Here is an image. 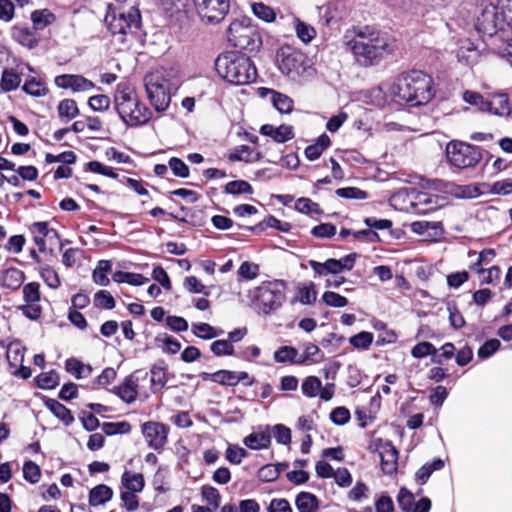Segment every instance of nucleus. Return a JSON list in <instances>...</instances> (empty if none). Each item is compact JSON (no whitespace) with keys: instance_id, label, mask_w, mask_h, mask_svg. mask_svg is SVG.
<instances>
[{"instance_id":"29","label":"nucleus","mask_w":512,"mask_h":512,"mask_svg":"<svg viewBox=\"0 0 512 512\" xmlns=\"http://www.w3.org/2000/svg\"><path fill=\"white\" fill-rule=\"evenodd\" d=\"M112 271V263L109 260H100L93 270L92 278L94 283L100 286H107L110 283L108 274Z\"/></svg>"},{"instance_id":"22","label":"nucleus","mask_w":512,"mask_h":512,"mask_svg":"<svg viewBox=\"0 0 512 512\" xmlns=\"http://www.w3.org/2000/svg\"><path fill=\"white\" fill-rule=\"evenodd\" d=\"M258 92L261 97H265L270 94L273 106L280 113H290L293 110L294 103L289 96L268 88H259Z\"/></svg>"},{"instance_id":"36","label":"nucleus","mask_w":512,"mask_h":512,"mask_svg":"<svg viewBox=\"0 0 512 512\" xmlns=\"http://www.w3.org/2000/svg\"><path fill=\"white\" fill-rule=\"evenodd\" d=\"M66 370L78 379L86 378L92 373V368L90 365H86L75 358L66 360Z\"/></svg>"},{"instance_id":"57","label":"nucleus","mask_w":512,"mask_h":512,"mask_svg":"<svg viewBox=\"0 0 512 512\" xmlns=\"http://www.w3.org/2000/svg\"><path fill=\"white\" fill-rule=\"evenodd\" d=\"M271 434L279 444L287 445L291 442V430L283 424H276L270 427Z\"/></svg>"},{"instance_id":"23","label":"nucleus","mask_w":512,"mask_h":512,"mask_svg":"<svg viewBox=\"0 0 512 512\" xmlns=\"http://www.w3.org/2000/svg\"><path fill=\"white\" fill-rule=\"evenodd\" d=\"M260 132L279 143H284L294 137L293 128L289 125H280L275 127L273 125L266 124L261 127Z\"/></svg>"},{"instance_id":"33","label":"nucleus","mask_w":512,"mask_h":512,"mask_svg":"<svg viewBox=\"0 0 512 512\" xmlns=\"http://www.w3.org/2000/svg\"><path fill=\"white\" fill-rule=\"evenodd\" d=\"M56 19V15L49 9L35 10L31 14V20L36 29H44L56 22Z\"/></svg>"},{"instance_id":"16","label":"nucleus","mask_w":512,"mask_h":512,"mask_svg":"<svg viewBox=\"0 0 512 512\" xmlns=\"http://www.w3.org/2000/svg\"><path fill=\"white\" fill-rule=\"evenodd\" d=\"M55 85L61 89H70L72 92H87L94 89V83L82 75L63 74L55 78Z\"/></svg>"},{"instance_id":"39","label":"nucleus","mask_w":512,"mask_h":512,"mask_svg":"<svg viewBox=\"0 0 512 512\" xmlns=\"http://www.w3.org/2000/svg\"><path fill=\"white\" fill-rule=\"evenodd\" d=\"M30 230L34 236L33 239L35 244L38 246L40 251H44L45 238L49 231L47 222H35L31 225Z\"/></svg>"},{"instance_id":"58","label":"nucleus","mask_w":512,"mask_h":512,"mask_svg":"<svg viewBox=\"0 0 512 512\" xmlns=\"http://www.w3.org/2000/svg\"><path fill=\"white\" fill-rule=\"evenodd\" d=\"M260 158L259 153H254L249 146L243 145L239 147L235 153L230 156L231 160L253 162Z\"/></svg>"},{"instance_id":"2","label":"nucleus","mask_w":512,"mask_h":512,"mask_svg":"<svg viewBox=\"0 0 512 512\" xmlns=\"http://www.w3.org/2000/svg\"><path fill=\"white\" fill-rule=\"evenodd\" d=\"M355 62L363 67L378 65L382 59L393 52V45L382 32L363 27L355 31L352 38L346 42Z\"/></svg>"},{"instance_id":"54","label":"nucleus","mask_w":512,"mask_h":512,"mask_svg":"<svg viewBox=\"0 0 512 512\" xmlns=\"http://www.w3.org/2000/svg\"><path fill=\"white\" fill-rule=\"evenodd\" d=\"M210 350L217 357L232 356L235 352L233 344L227 339L214 341L210 346Z\"/></svg>"},{"instance_id":"4","label":"nucleus","mask_w":512,"mask_h":512,"mask_svg":"<svg viewBox=\"0 0 512 512\" xmlns=\"http://www.w3.org/2000/svg\"><path fill=\"white\" fill-rule=\"evenodd\" d=\"M218 75L234 85H247L257 78V70L249 57L230 51L219 55L215 61Z\"/></svg>"},{"instance_id":"10","label":"nucleus","mask_w":512,"mask_h":512,"mask_svg":"<svg viewBox=\"0 0 512 512\" xmlns=\"http://www.w3.org/2000/svg\"><path fill=\"white\" fill-rule=\"evenodd\" d=\"M192 2L195 13L205 25L220 24L231 8V0H192Z\"/></svg>"},{"instance_id":"63","label":"nucleus","mask_w":512,"mask_h":512,"mask_svg":"<svg viewBox=\"0 0 512 512\" xmlns=\"http://www.w3.org/2000/svg\"><path fill=\"white\" fill-rule=\"evenodd\" d=\"M59 383V375L55 371L40 374L37 377V384L42 389H52Z\"/></svg>"},{"instance_id":"32","label":"nucleus","mask_w":512,"mask_h":512,"mask_svg":"<svg viewBox=\"0 0 512 512\" xmlns=\"http://www.w3.org/2000/svg\"><path fill=\"white\" fill-rule=\"evenodd\" d=\"M487 45L490 46L493 52L506 59L512 66V39H504L500 36V39L490 42Z\"/></svg>"},{"instance_id":"9","label":"nucleus","mask_w":512,"mask_h":512,"mask_svg":"<svg viewBox=\"0 0 512 512\" xmlns=\"http://www.w3.org/2000/svg\"><path fill=\"white\" fill-rule=\"evenodd\" d=\"M505 22L507 17L501 10L499 1L497 4L489 3L484 6L477 18L476 29L483 37H488L490 42H493L500 39L501 35L498 32L503 29Z\"/></svg>"},{"instance_id":"20","label":"nucleus","mask_w":512,"mask_h":512,"mask_svg":"<svg viewBox=\"0 0 512 512\" xmlns=\"http://www.w3.org/2000/svg\"><path fill=\"white\" fill-rule=\"evenodd\" d=\"M270 426L260 427L243 439V444L252 450L266 449L270 445Z\"/></svg>"},{"instance_id":"60","label":"nucleus","mask_w":512,"mask_h":512,"mask_svg":"<svg viewBox=\"0 0 512 512\" xmlns=\"http://www.w3.org/2000/svg\"><path fill=\"white\" fill-rule=\"evenodd\" d=\"M322 301L329 307L341 308L348 304V299L336 292L326 291L322 295Z\"/></svg>"},{"instance_id":"38","label":"nucleus","mask_w":512,"mask_h":512,"mask_svg":"<svg viewBox=\"0 0 512 512\" xmlns=\"http://www.w3.org/2000/svg\"><path fill=\"white\" fill-rule=\"evenodd\" d=\"M444 466V462L441 459H435L431 463L424 464L417 472H416V480L420 484L426 483L431 474L436 471L442 469Z\"/></svg>"},{"instance_id":"6","label":"nucleus","mask_w":512,"mask_h":512,"mask_svg":"<svg viewBox=\"0 0 512 512\" xmlns=\"http://www.w3.org/2000/svg\"><path fill=\"white\" fill-rule=\"evenodd\" d=\"M146 97L156 112H164L171 102V92L175 87L172 73L161 68L148 72L143 78Z\"/></svg>"},{"instance_id":"43","label":"nucleus","mask_w":512,"mask_h":512,"mask_svg":"<svg viewBox=\"0 0 512 512\" xmlns=\"http://www.w3.org/2000/svg\"><path fill=\"white\" fill-rule=\"evenodd\" d=\"M150 382L153 392L162 389L166 383V371L165 368L159 365H154L150 370Z\"/></svg>"},{"instance_id":"50","label":"nucleus","mask_w":512,"mask_h":512,"mask_svg":"<svg viewBox=\"0 0 512 512\" xmlns=\"http://www.w3.org/2000/svg\"><path fill=\"white\" fill-rule=\"evenodd\" d=\"M295 30H296L297 37L303 43L311 42L314 39V37L316 36L315 29L312 26L302 22L298 18L295 19Z\"/></svg>"},{"instance_id":"30","label":"nucleus","mask_w":512,"mask_h":512,"mask_svg":"<svg viewBox=\"0 0 512 512\" xmlns=\"http://www.w3.org/2000/svg\"><path fill=\"white\" fill-rule=\"evenodd\" d=\"M484 194L489 193L493 195H509L512 193V180L504 179L494 183H483L480 185Z\"/></svg>"},{"instance_id":"19","label":"nucleus","mask_w":512,"mask_h":512,"mask_svg":"<svg viewBox=\"0 0 512 512\" xmlns=\"http://www.w3.org/2000/svg\"><path fill=\"white\" fill-rule=\"evenodd\" d=\"M487 113L506 117L511 113L509 98L506 93H494L487 97Z\"/></svg>"},{"instance_id":"37","label":"nucleus","mask_w":512,"mask_h":512,"mask_svg":"<svg viewBox=\"0 0 512 512\" xmlns=\"http://www.w3.org/2000/svg\"><path fill=\"white\" fill-rule=\"evenodd\" d=\"M21 83V77L12 69H4L0 81V87L5 92L16 90Z\"/></svg>"},{"instance_id":"48","label":"nucleus","mask_w":512,"mask_h":512,"mask_svg":"<svg viewBox=\"0 0 512 512\" xmlns=\"http://www.w3.org/2000/svg\"><path fill=\"white\" fill-rule=\"evenodd\" d=\"M452 193L455 197L461 199H471L484 194L483 189L477 185L456 186Z\"/></svg>"},{"instance_id":"62","label":"nucleus","mask_w":512,"mask_h":512,"mask_svg":"<svg viewBox=\"0 0 512 512\" xmlns=\"http://www.w3.org/2000/svg\"><path fill=\"white\" fill-rule=\"evenodd\" d=\"M212 381L221 385H237L236 372L229 370H219L212 375Z\"/></svg>"},{"instance_id":"26","label":"nucleus","mask_w":512,"mask_h":512,"mask_svg":"<svg viewBox=\"0 0 512 512\" xmlns=\"http://www.w3.org/2000/svg\"><path fill=\"white\" fill-rule=\"evenodd\" d=\"M121 482L128 492L135 493L141 492L145 485L143 475L131 471H125L122 474Z\"/></svg>"},{"instance_id":"44","label":"nucleus","mask_w":512,"mask_h":512,"mask_svg":"<svg viewBox=\"0 0 512 512\" xmlns=\"http://www.w3.org/2000/svg\"><path fill=\"white\" fill-rule=\"evenodd\" d=\"M321 380L316 376L306 377L301 385L302 393L308 398L317 397L320 393Z\"/></svg>"},{"instance_id":"40","label":"nucleus","mask_w":512,"mask_h":512,"mask_svg":"<svg viewBox=\"0 0 512 512\" xmlns=\"http://www.w3.org/2000/svg\"><path fill=\"white\" fill-rule=\"evenodd\" d=\"M298 351L292 346H282L274 352V360L278 363H296L298 364Z\"/></svg>"},{"instance_id":"45","label":"nucleus","mask_w":512,"mask_h":512,"mask_svg":"<svg viewBox=\"0 0 512 512\" xmlns=\"http://www.w3.org/2000/svg\"><path fill=\"white\" fill-rule=\"evenodd\" d=\"M472 269L479 274L481 284H493L500 279L501 270L498 266H492L488 269H484L480 266Z\"/></svg>"},{"instance_id":"25","label":"nucleus","mask_w":512,"mask_h":512,"mask_svg":"<svg viewBox=\"0 0 512 512\" xmlns=\"http://www.w3.org/2000/svg\"><path fill=\"white\" fill-rule=\"evenodd\" d=\"M295 504L299 512H317L319 508V500L310 492L299 493Z\"/></svg>"},{"instance_id":"28","label":"nucleus","mask_w":512,"mask_h":512,"mask_svg":"<svg viewBox=\"0 0 512 512\" xmlns=\"http://www.w3.org/2000/svg\"><path fill=\"white\" fill-rule=\"evenodd\" d=\"M317 299V291L314 283H309L296 288L294 301L303 305H311Z\"/></svg>"},{"instance_id":"8","label":"nucleus","mask_w":512,"mask_h":512,"mask_svg":"<svg viewBox=\"0 0 512 512\" xmlns=\"http://www.w3.org/2000/svg\"><path fill=\"white\" fill-rule=\"evenodd\" d=\"M285 287L281 280L262 283L255 292V306L264 314L278 310L285 301Z\"/></svg>"},{"instance_id":"12","label":"nucleus","mask_w":512,"mask_h":512,"mask_svg":"<svg viewBox=\"0 0 512 512\" xmlns=\"http://www.w3.org/2000/svg\"><path fill=\"white\" fill-rule=\"evenodd\" d=\"M446 151L451 165L461 169L475 166L482 157L478 147L464 142H450Z\"/></svg>"},{"instance_id":"14","label":"nucleus","mask_w":512,"mask_h":512,"mask_svg":"<svg viewBox=\"0 0 512 512\" xmlns=\"http://www.w3.org/2000/svg\"><path fill=\"white\" fill-rule=\"evenodd\" d=\"M142 434L148 446L154 450H161L168 438L169 427L163 423L148 421L143 423Z\"/></svg>"},{"instance_id":"27","label":"nucleus","mask_w":512,"mask_h":512,"mask_svg":"<svg viewBox=\"0 0 512 512\" xmlns=\"http://www.w3.org/2000/svg\"><path fill=\"white\" fill-rule=\"evenodd\" d=\"M331 140L328 135L322 134L320 135L315 143L309 145L305 149V156L310 161L317 160L322 153L330 146Z\"/></svg>"},{"instance_id":"13","label":"nucleus","mask_w":512,"mask_h":512,"mask_svg":"<svg viewBox=\"0 0 512 512\" xmlns=\"http://www.w3.org/2000/svg\"><path fill=\"white\" fill-rule=\"evenodd\" d=\"M355 258V254H349L341 259L330 258L325 262L309 260L308 264L319 276H327L328 274L338 275L345 270L350 271L355 264Z\"/></svg>"},{"instance_id":"47","label":"nucleus","mask_w":512,"mask_h":512,"mask_svg":"<svg viewBox=\"0 0 512 512\" xmlns=\"http://www.w3.org/2000/svg\"><path fill=\"white\" fill-rule=\"evenodd\" d=\"M24 280V274L18 269H8L3 274V284L10 289H17Z\"/></svg>"},{"instance_id":"53","label":"nucleus","mask_w":512,"mask_h":512,"mask_svg":"<svg viewBox=\"0 0 512 512\" xmlns=\"http://www.w3.org/2000/svg\"><path fill=\"white\" fill-rule=\"evenodd\" d=\"M247 456L248 452L236 444H229L225 453L227 461L234 465L240 464Z\"/></svg>"},{"instance_id":"59","label":"nucleus","mask_w":512,"mask_h":512,"mask_svg":"<svg viewBox=\"0 0 512 512\" xmlns=\"http://www.w3.org/2000/svg\"><path fill=\"white\" fill-rule=\"evenodd\" d=\"M438 353V350L435 348L433 344L430 342H421L415 345L412 348L411 354L414 358H424L428 355L436 357V354Z\"/></svg>"},{"instance_id":"64","label":"nucleus","mask_w":512,"mask_h":512,"mask_svg":"<svg viewBox=\"0 0 512 512\" xmlns=\"http://www.w3.org/2000/svg\"><path fill=\"white\" fill-rule=\"evenodd\" d=\"M41 278L52 289H57L61 282L58 273L51 267L45 266L40 271Z\"/></svg>"},{"instance_id":"34","label":"nucleus","mask_w":512,"mask_h":512,"mask_svg":"<svg viewBox=\"0 0 512 512\" xmlns=\"http://www.w3.org/2000/svg\"><path fill=\"white\" fill-rule=\"evenodd\" d=\"M192 332L196 337L204 340L219 337L224 333L222 329H217L208 323H193Z\"/></svg>"},{"instance_id":"15","label":"nucleus","mask_w":512,"mask_h":512,"mask_svg":"<svg viewBox=\"0 0 512 512\" xmlns=\"http://www.w3.org/2000/svg\"><path fill=\"white\" fill-rule=\"evenodd\" d=\"M446 204V199L439 195L418 192L411 201V207L417 214H427L433 212Z\"/></svg>"},{"instance_id":"18","label":"nucleus","mask_w":512,"mask_h":512,"mask_svg":"<svg viewBox=\"0 0 512 512\" xmlns=\"http://www.w3.org/2000/svg\"><path fill=\"white\" fill-rule=\"evenodd\" d=\"M378 452L381 460V468L385 474H392L397 469L398 452L389 441L380 442Z\"/></svg>"},{"instance_id":"55","label":"nucleus","mask_w":512,"mask_h":512,"mask_svg":"<svg viewBox=\"0 0 512 512\" xmlns=\"http://www.w3.org/2000/svg\"><path fill=\"white\" fill-rule=\"evenodd\" d=\"M373 334L370 332L362 331L349 339V343L360 350H367L373 342Z\"/></svg>"},{"instance_id":"51","label":"nucleus","mask_w":512,"mask_h":512,"mask_svg":"<svg viewBox=\"0 0 512 512\" xmlns=\"http://www.w3.org/2000/svg\"><path fill=\"white\" fill-rule=\"evenodd\" d=\"M22 89L24 92L34 97H41L46 95L47 93V88L45 87V84L42 81L37 80L35 78L26 80Z\"/></svg>"},{"instance_id":"11","label":"nucleus","mask_w":512,"mask_h":512,"mask_svg":"<svg viewBox=\"0 0 512 512\" xmlns=\"http://www.w3.org/2000/svg\"><path fill=\"white\" fill-rule=\"evenodd\" d=\"M276 63L281 73L295 80L306 71L308 58L301 51L282 47L277 52Z\"/></svg>"},{"instance_id":"1","label":"nucleus","mask_w":512,"mask_h":512,"mask_svg":"<svg viewBox=\"0 0 512 512\" xmlns=\"http://www.w3.org/2000/svg\"><path fill=\"white\" fill-rule=\"evenodd\" d=\"M378 91L385 93L391 101L405 102L412 107L427 104L435 95L432 78L419 70L402 74L392 82L382 83Z\"/></svg>"},{"instance_id":"3","label":"nucleus","mask_w":512,"mask_h":512,"mask_svg":"<svg viewBox=\"0 0 512 512\" xmlns=\"http://www.w3.org/2000/svg\"><path fill=\"white\" fill-rule=\"evenodd\" d=\"M114 104L119 117L128 126L144 125L152 117L151 110L139 100L134 88L127 83L117 85Z\"/></svg>"},{"instance_id":"42","label":"nucleus","mask_w":512,"mask_h":512,"mask_svg":"<svg viewBox=\"0 0 512 512\" xmlns=\"http://www.w3.org/2000/svg\"><path fill=\"white\" fill-rule=\"evenodd\" d=\"M48 407L51 412L60 419L65 425H70L74 421V417L70 410L67 409L63 404L56 400H51L48 403Z\"/></svg>"},{"instance_id":"31","label":"nucleus","mask_w":512,"mask_h":512,"mask_svg":"<svg viewBox=\"0 0 512 512\" xmlns=\"http://www.w3.org/2000/svg\"><path fill=\"white\" fill-rule=\"evenodd\" d=\"M24 347L17 341L11 342L6 350V358L11 367H22L24 361Z\"/></svg>"},{"instance_id":"5","label":"nucleus","mask_w":512,"mask_h":512,"mask_svg":"<svg viewBox=\"0 0 512 512\" xmlns=\"http://www.w3.org/2000/svg\"><path fill=\"white\" fill-rule=\"evenodd\" d=\"M104 22L115 41L129 45L140 29L141 15L139 9L134 6L122 11L113 3H109Z\"/></svg>"},{"instance_id":"17","label":"nucleus","mask_w":512,"mask_h":512,"mask_svg":"<svg viewBox=\"0 0 512 512\" xmlns=\"http://www.w3.org/2000/svg\"><path fill=\"white\" fill-rule=\"evenodd\" d=\"M147 378V373L135 372L125 378L124 382L116 388V394L126 403H132L138 396L139 382Z\"/></svg>"},{"instance_id":"56","label":"nucleus","mask_w":512,"mask_h":512,"mask_svg":"<svg viewBox=\"0 0 512 512\" xmlns=\"http://www.w3.org/2000/svg\"><path fill=\"white\" fill-rule=\"evenodd\" d=\"M295 209L300 213L308 215H318L321 213L320 207L316 202L309 198H299L295 203Z\"/></svg>"},{"instance_id":"7","label":"nucleus","mask_w":512,"mask_h":512,"mask_svg":"<svg viewBox=\"0 0 512 512\" xmlns=\"http://www.w3.org/2000/svg\"><path fill=\"white\" fill-rule=\"evenodd\" d=\"M228 41L236 48L256 52L261 46V37L251 19L242 17L232 21L227 29Z\"/></svg>"},{"instance_id":"41","label":"nucleus","mask_w":512,"mask_h":512,"mask_svg":"<svg viewBox=\"0 0 512 512\" xmlns=\"http://www.w3.org/2000/svg\"><path fill=\"white\" fill-rule=\"evenodd\" d=\"M252 13L260 20L271 23L276 19V13L273 8L262 3L257 2L251 5Z\"/></svg>"},{"instance_id":"61","label":"nucleus","mask_w":512,"mask_h":512,"mask_svg":"<svg viewBox=\"0 0 512 512\" xmlns=\"http://www.w3.org/2000/svg\"><path fill=\"white\" fill-rule=\"evenodd\" d=\"M397 502L399 507L404 512H411L414 506L415 498L412 492L406 488H401L397 495Z\"/></svg>"},{"instance_id":"21","label":"nucleus","mask_w":512,"mask_h":512,"mask_svg":"<svg viewBox=\"0 0 512 512\" xmlns=\"http://www.w3.org/2000/svg\"><path fill=\"white\" fill-rule=\"evenodd\" d=\"M456 56L458 62L467 66H471L478 61L480 52L474 43H472L469 39H463L459 41Z\"/></svg>"},{"instance_id":"52","label":"nucleus","mask_w":512,"mask_h":512,"mask_svg":"<svg viewBox=\"0 0 512 512\" xmlns=\"http://www.w3.org/2000/svg\"><path fill=\"white\" fill-rule=\"evenodd\" d=\"M224 192L227 194H251L253 192L252 186L244 180H235L228 182L224 187Z\"/></svg>"},{"instance_id":"49","label":"nucleus","mask_w":512,"mask_h":512,"mask_svg":"<svg viewBox=\"0 0 512 512\" xmlns=\"http://www.w3.org/2000/svg\"><path fill=\"white\" fill-rule=\"evenodd\" d=\"M322 357L323 354L320 348L315 344L309 343L305 346L303 355L298 360V364L317 363L322 359Z\"/></svg>"},{"instance_id":"24","label":"nucleus","mask_w":512,"mask_h":512,"mask_svg":"<svg viewBox=\"0 0 512 512\" xmlns=\"http://www.w3.org/2000/svg\"><path fill=\"white\" fill-rule=\"evenodd\" d=\"M113 496V490L105 485L99 484L92 488L89 493V504L91 506H99L107 503Z\"/></svg>"},{"instance_id":"46","label":"nucleus","mask_w":512,"mask_h":512,"mask_svg":"<svg viewBox=\"0 0 512 512\" xmlns=\"http://www.w3.org/2000/svg\"><path fill=\"white\" fill-rule=\"evenodd\" d=\"M462 98L466 103L476 107L478 111L487 112V98L483 97L480 93L466 90Z\"/></svg>"},{"instance_id":"35","label":"nucleus","mask_w":512,"mask_h":512,"mask_svg":"<svg viewBox=\"0 0 512 512\" xmlns=\"http://www.w3.org/2000/svg\"><path fill=\"white\" fill-rule=\"evenodd\" d=\"M59 117L64 122H69L79 114L77 103L73 99H64L59 102L58 107Z\"/></svg>"}]
</instances>
